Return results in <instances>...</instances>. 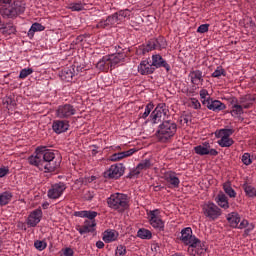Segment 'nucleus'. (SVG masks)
Returning a JSON list of instances; mask_svg holds the SVG:
<instances>
[{"mask_svg": "<svg viewBox=\"0 0 256 256\" xmlns=\"http://www.w3.org/2000/svg\"><path fill=\"white\" fill-rule=\"evenodd\" d=\"M96 247H97V249H103V247H105V243H103V241L99 240L96 242Z\"/></svg>", "mask_w": 256, "mask_h": 256, "instance_id": "obj_59", "label": "nucleus"}, {"mask_svg": "<svg viewBox=\"0 0 256 256\" xmlns=\"http://www.w3.org/2000/svg\"><path fill=\"white\" fill-rule=\"evenodd\" d=\"M0 25H1V17H0Z\"/></svg>", "mask_w": 256, "mask_h": 256, "instance_id": "obj_64", "label": "nucleus"}, {"mask_svg": "<svg viewBox=\"0 0 256 256\" xmlns=\"http://www.w3.org/2000/svg\"><path fill=\"white\" fill-rule=\"evenodd\" d=\"M154 42L156 43V49L158 51H161V49H165V47H167V41L163 37L154 39Z\"/></svg>", "mask_w": 256, "mask_h": 256, "instance_id": "obj_42", "label": "nucleus"}, {"mask_svg": "<svg viewBox=\"0 0 256 256\" xmlns=\"http://www.w3.org/2000/svg\"><path fill=\"white\" fill-rule=\"evenodd\" d=\"M76 113L77 108L71 104H62L56 109V117L58 119H71Z\"/></svg>", "mask_w": 256, "mask_h": 256, "instance_id": "obj_9", "label": "nucleus"}, {"mask_svg": "<svg viewBox=\"0 0 256 256\" xmlns=\"http://www.w3.org/2000/svg\"><path fill=\"white\" fill-rule=\"evenodd\" d=\"M153 167V163L151 159L142 160L134 170H132V175H140L141 171H147V169H151Z\"/></svg>", "mask_w": 256, "mask_h": 256, "instance_id": "obj_24", "label": "nucleus"}, {"mask_svg": "<svg viewBox=\"0 0 256 256\" xmlns=\"http://www.w3.org/2000/svg\"><path fill=\"white\" fill-rule=\"evenodd\" d=\"M190 107H192V109H201V102L196 98H192Z\"/></svg>", "mask_w": 256, "mask_h": 256, "instance_id": "obj_52", "label": "nucleus"}, {"mask_svg": "<svg viewBox=\"0 0 256 256\" xmlns=\"http://www.w3.org/2000/svg\"><path fill=\"white\" fill-rule=\"evenodd\" d=\"M239 229H245L243 237H249V235H251V231L255 229V224L249 223L247 219H243L239 224Z\"/></svg>", "mask_w": 256, "mask_h": 256, "instance_id": "obj_30", "label": "nucleus"}, {"mask_svg": "<svg viewBox=\"0 0 256 256\" xmlns=\"http://www.w3.org/2000/svg\"><path fill=\"white\" fill-rule=\"evenodd\" d=\"M137 237H139V239H151V237H153V234L150 230L141 228L137 232Z\"/></svg>", "mask_w": 256, "mask_h": 256, "instance_id": "obj_41", "label": "nucleus"}, {"mask_svg": "<svg viewBox=\"0 0 256 256\" xmlns=\"http://www.w3.org/2000/svg\"><path fill=\"white\" fill-rule=\"evenodd\" d=\"M39 31H45V26H43L41 23H33L28 31L29 39H33V37H35V33Z\"/></svg>", "mask_w": 256, "mask_h": 256, "instance_id": "obj_33", "label": "nucleus"}, {"mask_svg": "<svg viewBox=\"0 0 256 256\" xmlns=\"http://www.w3.org/2000/svg\"><path fill=\"white\" fill-rule=\"evenodd\" d=\"M215 201L217 205L222 209H229V199L225 194L223 193L218 194L217 197L215 198Z\"/></svg>", "mask_w": 256, "mask_h": 256, "instance_id": "obj_31", "label": "nucleus"}, {"mask_svg": "<svg viewBox=\"0 0 256 256\" xmlns=\"http://www.w3.org/2000/svg\"><path fill=\"white\" fill-rule=\"evenodd\" d=\"M115 255L116 256H125L127 255V247L123 246V245H119L117 246L116 248V251H115Z\"/></svg>", "mask_w": 256, "mask_h": 256, "instance_id": "obj_47", "label": "nucleus"}, {"mask_svg": "<svg viewBox=\"0 0 256 256\" xmlns=\"http://www.w3.org/2000/svg\"><path fill=\"white\" fill-rule=\"evenodd\" d=\"M33 73L32 68H24L20 71L19 79H27L28 75H31Z\"/></svg>", "mask_w": 256, "mask_h": 256, "instance_id": "obj_45", "label": "nucleus"}, {"mask_svg": "<svg viewBox=\"0 0 256 256\" xmlns=\"http://www.w3.org/2000/svg\"><path fill=\"white\" fill-rule=\"evenodd\" d=\"M196 240H197V237L193 235V229H191V227H186L181 230V236H180L181 243L190 247L191 244Z\"/></svg>", "mask_w": 256, "mask_h": 256, "instance_id": "obj_13", "label": "nucleus"}, {"mask_svg": "<svg viewBox=\"0 0 256 256\" xmlns=\"http://www.w3.org/2000/svg\"><path fill=\"white\" fill-rule=\"evenodd\" d=\"M189 248L192 249L193 256H202L207 252V246L205 245V242H201L199 238H196L195 242H193Z\"/></svg>", "mask_w": 256, "mask_h": 256, "instance_id": "obj_17", "label": "nucleus"}, {"mask_svg": "<svg viewBox=\"0 0 256 256\" xmlns=\"http://www.w3.org/2000/svg\"><path fill=\"white\" fill-rule=\"evenodd\" d=\"M97 69L100 71H107L109 67H111V62L109 60V56H104L100 61L96 64Z\"/></svg>", "mask_w": 256, "mask_h": 256, "instance_id": "obj_34", "label": "nucleus"}, {"mask_svg": "<svg viewBox=\"0 0 256 256\" xmlns=\"http://www.w3.org/2000/svg\"><path fill=\"white\" fill-rule=\"evenodd\" d=\"M177 124L171 120L163 121L156 131V137L161 143H167L169 139L175 137Z\"/></svg>", "mask_w": 256, "mask_h": 256, "instance_id": "obj_3", "label": "nucleus"}, {"mask_svg": "<svg viewBox=\"0 0 256 256\" xmlns=\"http://www.w3.org/2000/svg\"><path fill=\"white\" fill-rule=\"evenodd\" d=\"M95 197V194L91 191H88L85 195L84 198L86 201H91Z\"/></svg>", "mask_w": 256, "mask_h": 256, "instance_id": "obj_58", "label": "nucleus"}, {"mask_svg": "<svg viewBox=\"0 0 256 256\" xmlns=\"http://www.w3.org/2000/svg\"><path fill=\"white\" fill-rule=\"evenodd\" d=\"M188 77L192 85H195L196 87H199V85H203V81H204L203 71L191 70Z\"/></svg>", "mask_w": 256, "mask_h": 256, "instance_id": "obj_21", "label": "nucleus"}, {"mask_svg": "<svg viewBox=\"0 0 256 256\" xmlns=\"http://www.w3.org/2000/svg\"><path fill=\"white\" fill-rule=\"evenodd\" d=\"M164 180L166 183H169L172 187H179V183L181 181L179 180V177H177V174L173 171H167L164 173Z\"/></svg>", "mask_w": 256, "mask_h": 256, "instance_id": "obj_23", "label": "nucleus"}, {"mask_svg": "<svg viewBox=\"0 0 256 256\" xmlns=\"http://www.w3.org/2000/svg\"><path fill=\"white\" fill-rule=\"evenodd\" d=\"M34 247L38 250V251H44V249H47V243H45L44 241H35L34 242Z\"/></svg>", "mask_w": 256, "mask_h": 256, "instance_id": "obj_48", "label": "nucleus"}, {"mask_svg": "<svg viewBox=\"0 0 256 256\" xmlns=\"http://www.w3.org/2000/svg\"><path fill=\"white\" fill-rule=\"evenodd\" d=\"M110 60V67L113 69L116 65H119V63H123L125 61V58L127 57V54L125 52H119L116 54L108 55Z\"/></svg>", "mask_w": 256, "mask_h": 256, "instance_id": "obj_25", "label": "nucleus"}, {"mask_svg": "<svg viewBox=\"0 0 256 256\" xmlns=\"http://www.w3.org/2000/svg\"><path fill=\"white\" fill-rule=\"evenodd\" d=\"M107 205L113 211L124 213L129 209V196L123 193H114L107 199Z\"/></svg>", "mask_w": 256, "mask_h": 256, "instance_id": "obj_2", "label": "nucleus"}, {"mask_svg": "<svg viewBox=\"0 0 256 256\" xmlns=\"http://www.w3.org/2000/svg\"><path fill=\"white\" fill-rule=\"evenodd\" d=\"M52 129L57 135H61V133H66V131H69V121L54 120L52 123Z\"/></svg>", "mask_w": 256, "mask_h": 256, "instance_id": "obj_19", "label": "nucleus"}, {"mask_svg": "<svg viewBox=\"0 0 256 256\" xmlns=\"http://www.w3.org/2000/svg\"><path fill=\"white\" fill-rule=\"evenodd\" d=\"M125 173L123 164H113L108 170L104 172L105 179H119Z\"/></svg>", "mask_w": 256, "mask_h": 256, "instance_id": "obj_10", "label": "nucleus"}, {"mask_svg": "<svg viewBox=\"0 0 256 256\" xmlns=\"http://www.w3.org/2000/svg\"><path fill=\"white\" fill-rule=\"evenodd\" d=\"M9 173V167H1L0 168V178L5 177Z\"/></svg>", "mask_w": 256, "mask_h": 256, "instance_id": "obj_57", "label": "nucleus"}, {"mask_svg": "<svg viewBox=\"0 0 256 256\" xmlns=\"http://www.w3.org/2000/svg\"><path fill=\"white\" fill-rule=\"evenodd\" d=\"M11 199H13V194L11 192L5 191L0 193V207L9 205Z\"/></svg>", "mask_w": 256, "mask_h": 256, "instance_id": "obj_37", "label": "nucleus"}, {"mask_svg": "<svg viewBox=\"0 0 256 256\" xmlns=\"http://www.w3.org/2000/svg\"><path fill=\"white\" fill-rule=\"evenodd\" d=\"M202 213L207 219H210V221H215L219 219L223 212L215 203L206 202L202 205Z\"/></svg>", "mask_w": 256, "mask_h": 256, "instance_id": "obj_6", "label": "nucleus"}, {"mask_svg": "<svg viewBox=\"0 0 256 256\" xmlns=\"http://www.w3.org/2000/svg\"><path fill=\"white\" fill-rule=\"evenodd\" d=\"M115 17L116 16H108L105 20L100 21L97 25V29H106V27H111V25H115Z\"/></svg>", "mask_w": 256, "mask_h": 256, "instance_id": "obj_32", "label": "nucleus"}, {"mask_svg": "<svg viewBox=\"0 0 256 256\" xmlns=\"http://www.w3.org/2000/svg\"><path fill=\"white\" fill-rule=\"evenodd\" d=\"M244 191L248 197H256V189L255 187L245 184L244 185Z\"/></svg>", "mask_w": 256, "mask_h": 256, "instance_id": "obj_43", "label": "nucleus"}, {"mask_svg": "<svg viewBox=\"0 0 256 256\" xmlns=\"http://www.w3.org/2000/svg\"><path fill=\"white\" fill-rule=\"evenodd\" d=\"M169 114V108H167V104L159 103L155 109L150 114V121L153 125H157L161 123V121H165V117Z\"/></svg>", "mask_w": 256, "mask_h": 256, "instance_id": "obj_5", "label": "nucleus"}, {"mask_svg": "<svg viewBox=\"0 0 256 256\" xmlns=\"http://www.w3.org/2000/svg\"><path fill=\"white\" fill-rule=\"evenodd\" d=\"M98 213L95 211H87L86 210V219H88V221H95V217H97Z\"/></svg>", "mask_w": 256, "mask_h": 256, "instance_id": "obj_50", "label": "nucleus"}, {"mask_svg": "<svg viewBox=\"0 0 256 256\" xmlns=\"http://www.w3.org/2000/svg\"><path fill=\"white\" fill-rule=\"evenodd\" d=\"M157 50V44L155 43V39H151L150 41L147 42L144 51H147V53H149V51H155Z\"/></svg>", "mask_w": 256, "mask_h": 256, "instance_id": "obj_44", "label": "nucleus"}, {"mask_svg": "<svg viewBox=\"0 0 256 256\" xmlns=\"http://www.w3.org/2000/svg\"><path fill=\"white\" fill-rule=\"evenodd\" d=\"M223 189H224L225 193L228 194L229 197H231V198L237 197V192H235L233 187H231V182H225L223 184Z\"/></svg>", "mask_w": 256, "mask_h": 256, "instance_id": "obj_39", "label": "nucleus"}, {"mask_svg": "<svg viewBox=\"0 0 256 256\" xmlns=\"http://www.w3.org/2000/svg\"><path fill=\"white\" fill-rule=\"evenodd\" d=\"M41 217H43V211L36 209L29 214L26 223L29 227H37L41 223Z\"/></svg>", "mask_w": 256, "mask_h": 256, "instance_id": "obj_16", "label": "nucleus"}, {"mask_svg": "<svg viewBox=\"0 0 256 256\" xmlns=\"http://www.w3.org/2000/svg\"><path fill=\"white\" fill-rule=\"evenodd\" d=\"M22 13H25V5L21 1H14L13 4H8L7 7L0 9V15L4 19H15Z\"/></svg>", "mask_w": 256, "mask_h": 256, "instance_id": "obj_4", "label": "nucleus"}, {"mask_svg": "<svg viewBox=\"0 0 256 256\" xmlns=\"http://www.w3.org/2000/svg\"><path fill=\"white\" fill-rule=\"evenodd\" d=\"M148 221L157 231H165V222L161 218V211L159 209L150 210L148 213Z\"/></svg>", "mask_w": 256, "mask_h": 256, "instance_id": "obj_7", "label": "nucleus"}, {"mask_svg": "<svg viewBox=\"0 0 256 256\" xmlns=\"http://www.w3.org/2000/svg\"><path fill=\"white\" fill-rule=\"evenodd\" d=\"M67 189L65 186V183L59 182L57 184H54L51 189L48 190V197L49 199H59L61 195H63V192Z\"/></svg>", "mask_w": 256, "mask_h": 256, "instance_id": "obj_14", "label": "nucleus"}, {"mask_svg": "<svg viewBox=\"0 0 256 256\" xmlns=\"http://www.w3.org/2000/svg\"><path fill=\"white\" fill-rule=\"evenodd\" d=\"M202 103L203 105H206L207 109L210 111H215L216 113L227 109V106L223 102L219 100H213L211 97H208L207 100H202Z\"/></svg>", "mask_w": 256, "mask_h": 256, "instance_id": "obj_12", "label": "nucleus"}, {"mask_svg": "<svg viewBox=\"0 0 256 256\" xmlns=\"http://www.w3.org/2000/svg\"><path fill=\"white\" fill-rule=\"evenodd\" d=\"M19 225H23V223L18 224V227H19Z\"/></svg>", "mask_w": 256, "mask_h": 256, "instance_id": "obj_63", "label": "nucleus"}, {"mask_svg": "<svg viewBox=\"0 0 256 256\" xmlns=\"http://www.w3.org/2000/svg\"><path fill=\"white\" fill-rule=\"evenodd\" d=\"M137 150L135 149H130L128 151H124V152H118V153H114L109 157L110 161L116 162V161H121V159H125L127 157H131V155H134V153Z\"/></svg>", "mask_w": 256, "mask_h": 256, "instance_id": "obj_26", "label": "nucleus"}, {"mask_svg": "<svg viewBox=\"0 0 256 256\" xmlns=\"http://www.w3.org/2000/svg\"><path fill=\"white\" fill-rule=\"evenodd\" d=\"M116 149H118V150L121 149V146H116Z\"/></svg>", "mask_w": 256, "mask_h": 256, "instance_id": "obj_62", "label": "nucleus"}, {"mask_svg": "<svg viewBox=\"0 0 256 256\" xmlns=\"http://www.w3.org/2000/svg\"><path fill=\"white\" fill-rule=\"evenodd\" d=\"M138 73H140V75H153V73H155V66L149 61V58L140 62L138 65Z\"/></svg>", "mask_w": 256, "mask_h": 256, "instance_id": "obj_15", "label": "nucleus"}, {"mask_svg": "<svg viewBox=\"0 0 256 256\" xmlns=\"http://www.w3.org/2000/svg\"><path fill=\"white\" fill-rule=\"evenodd\" d=\"M227 221L230 224V227H233L234 229H239V225H241L242 220L241 216H239V213L232 212L227 215Z\"/></svg>", "mask_w": 256, "mask_h": 256, "instance_id": "obj_27", "label": "nucleus"}, {"mask_svg": "<svg viewBox=\"0 0 256 256\" xmlns=\"http://www.w3.org/2000/svg\"><path fill=\"white\" fill-rule=\"evenodd\" d=\"M155 105L153 104V102H149L146 106H145V110L144 113L139 115L140 119H147V117H149V115H151V111H153Z\"/></svg>", "mask_w": 256, "mask_h": 256, "instance_id": "obj_40", "label": "nucleus"}, {"mask_svg": "<svg viewBox=\"0 0 256 256\" xmlns=\"http://www.w3.org/2000/svg\"><path fill=\"white\" fill-rule=\"evenodd\" d=\"M87 215V210H82V211H76L74 213V216L75 217H82V218H85Z\"/></svg>", "mask_w": 256, "mask_h": 256, "instance_id": "obj_56", "label": "nucleus"}, {"mask_svg": "<svg viewBox=\"0 0 256 256\" xmlns=\"http://www.w3.org/2000/svg\"><path fill=\"white\" fill-rule=\"evenodd\" d=\"M28 163L44 173H53L59 167V162L55 160V152L46 147H38L35 155L28 157Z\"/></svg>", "mask_w": 256, "mask_h": 256, "instance_id": "obj_1", "label": "nucleus"}, {"mask_svg": "<svg viewBox=\"0 0 256 256\" xmlns=\"http://www.w3.org/2000/svg\"><path fill=\"white\" fill-rule=\"evenodd\" d=\"M74 254L75 252L73 251V249L65 248L64 250H62L61 256H73Z\"/></svg>", "mask_w": 256, "mask_h": 256, "instance_id": "obj_54", "label": "nucleus"}, {"mask_svg": "<svg viewBox=\"0 0 256 256\" xmlns=\"http://www.w3.org/2000/svg\"><path fill=\"white\" fill-rule=\"evenodd\" d=\"M70 9H71V11H83V9H85V5L81 2L72 3L70 5Z\"/></svg>", "mask_w": 256, "mask_h": 256, "instance_id": "obj_46", "label": "nucleus"}, {"mask_svg": "<svg viewBox=\"0 0 256 256\" xmlns=\"http://www.w3.org/2000/svg\"><path fill=\"white\" fill-rule=\"evenodd\" d=\"M0 5H11V0H0Z\"/></svg>", "mask_w": 256, "mask_h": 256, "instance_id": "obj_60", "label": "nucleus"}, {"mask_svg": "<svg viewBox=\"0 0 256 256\" xmlns=\"http://www.w3.org/2000/svg\"><path fill=\"white\" fill-rule=\"evenodd\" d=\"M221 75H225V70L222 67H217V69L212 73V77L219 78Z\"/></svg>", "mask_w": 256, "mask_h": 256, "instance_id": "obj_51", "label": "nucleus"}, {"mask_svg": "<svg viewBox=\"0 0 256 256\" xmlns=\"http://www.w3.org/2000/svg\"><path fill=\"white\" fill-rule=\"evenodd\" d=\"M200 97L203 101H207V97H209V91H207V89L200 90Z\"/></svg>", "mask_w": 256, "mask_h": 256, "instance_id": "obj_55", "label": "nucleus"}, {"mask_svg": "<svg viewBox=\"0 0 256 256\" xmlns=\"http://www.w3.org/2000/svg\"><path fill=\"white\" fill-rule=\"evenodd\" d=\"M0 33H2V35H15L17 28L13 24H6L4 27L0 28Z\"/></svg>", "mask_w": 256, "mask_h": 256, "instance_id": "obj_38", "label": "nucleus"}, {"mask_svg": "<svg viewBox=\"0 0 256 256\" xmlns=\"http://www.w3.org/2000/svg\"><path fill=\"white\" fill-rule=\"evenodd\" d=\"M231 105V111L230 114L233 117H241L244 113L243 111V106L239 104V100L237 98H233L232 101L230 102Z\"/></svg>", "mask_w": 256, "mask_h": 256, "instance_id": "obj_22", "label": "nucleus"}, {"mask_svg": "<svg viewBox=\"0 0 256 256\" xmlns=\"http://www.w3.org/2000/svg\"><path fill=\"white\" fill-rule=\"evenodd\" d=\"M242 163L244 165H251V163H253V161L251 160V154L249 153H244L242 155Z\"/></svg>", "mask_w": 256, "mask_h": 256, "instance_id": "obj_49", "label": "nucleus"}, {"mask_svg": "<svg viewBox=\"0 0 256 256\" xmlns=\"http://www.w3.org/2000/svg\"><path fill=\"white\" fill-rule=\"evenodd\" d=\"M207 31H209V24H201L197 28V33H207Z\"/></svg>", "mask_w": 256, "mask_h": 256, "instance_id": "obj_53", "label": "nucleus"}, {"mask_svg": "<svg viewBox=\"0 0 256 256\" xmlns=\"http://www.w3.org/2000/svg\"><path fill=\"white\" fill-rule=\"evenodd\" d=\"M62 81H66V83H71L73 81V77H75V72L69 68H65L62 70L60 75Z\"/></svg>", "mask_w": 256, "mask_h": 256, "instance_id": "obj_35", "label": "nucleus"}, {"mask_svg": "<svg viewBox=\"0 0 256 256\" xmlns=\"http://www.w3.org/2000/svg\"><path fill=\"white\" fill-rule=\"evenodd\" d=\"M233 133H235L233 129H220L216 132V137L219 139L217 141L218 145L220 147H231L235 143L233 138H231Z\"/></svg>", "mask_w": 256, "mask_h": 256, "instance_id": "obj_8", "label": "nucleus"}, {"mask_svg": "<svg viewBox=\"0 0 256 256\" xmlns=\"http://www.w3.org/2000/svg\"><path fill=\"white\" fill-rule=\"evenodd\" d=\"M97 227V222L95 220H85L82 226H77V231L80 235H85L86 233H93Z\"/></svg>", "mask_w": 256, "mask_h": 256, "instance_id": "obj_20", "label": "nucleus"}, {"mask_svg": "<svg viewBox=\"0 0 256 256\" xmlns=\"http://www.w3.org/2000/svg\"><path fill=\"white\" fill-rule=\"evenodd\" d=\"M131 15V11L129 10H120L117 13H114L112 17H114V22L117 23L118 21H123V19L129 18Z\"/></svg>", "mask_w": 256, "mask_h": 256, "instance_id": "obj_36", "label": "nucleus"}, {"mask_svg": "<svg viewBox=\"0 0 256 256\" xmlns=\"http://www.w3.org/2000/svg\"><path fill=\"white\" fill-rule=\"evenodd\" d=\"M194 151L196 155H212V157H217L219 155V152L213 148H211V145L209 142H204L202 145H198L194 147Z\"/></svg>", "mask_w": 256, "mask_h": 256, "instance_id": "obj_11", "label": "nucleus"}, {"mask_svg": "<svg viewBox=\"0 0 256 256\" xmlns=\"http://www.w3.org/2000/svg\"><path fill=\"white\" fill-rule=\"evenodd\" d=\"M152 65L155 69H161L163 67L167 72L171 71V66L165 59H163L162 55L154 54L152 55Z\"/></svg>", "mask_w": 256, "mask_h": 256, "instance_id": "obj_18", "label": "nucleus"}, {"mask_svg": "<svg viewBox=\"0 0 256 256\" xmlns=\"http://www.w3.org/2000/svg\"><path fill=\"white\" fill-rule=\"evenodd\" d=\"M47 207H49V204H43L44 209H47Z\"/></svg>", "mask_w": 256, "mask_h": 256, "instance_id": "obj_61", "label": "nucleus"}, {"mask_svg": "<svg viewBox=\"0 0 256 256\" xmlns=\"http://www.w3.org/2000/svg\"><path fill=\"white\" fill-rule=\"evenodd\" d=\"M102 239L104 243H113V241H117V239H119V232L116 230H106L103 233Z\"/></svg>", "mask_w": 256, "mask_h": 256, "instance_id": "obj_28", "label": "nucleus"}, {"mask_svg": "<svg viewBox=\"0 0 256 256\" xmlns=\"http://www.w3.org/2000/svg\"><path fill=\"white\" fill-rule=\"evenodd\" d=\"M254 102L255 97L251 95L240 97V99L238 100L239 105H241L243 109H251V107H253Z\"/></svg>", "mask_w": 256, "mask_h": 256, "instance_id": "obj_29", "label": "nucleus"}]
</instances>
